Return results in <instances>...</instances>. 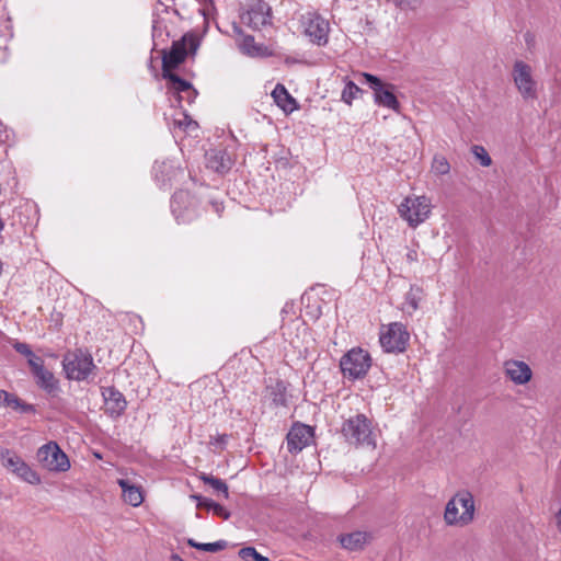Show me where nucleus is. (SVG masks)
Wrapping results in <instances>:
<instances>
[{
    "label": "nucleus",
    "mask_w": 561,
    "mask_h": 561,
    "mask_svg": "<svg viewBox=\"0 0 561 561\" xmlns=\"http://www.w3.org/2000/svg\"><path fill=\"white\" fill-rule=\"evenodd\" d=\"M102 396L105 401V410L112 416H118L125 411L127 402L122 392L113 387H107L103 390Z\"/></svg>",
    "instance_id": "obj_16"
},
{
    "label": "nucleus",
    "mask_w": 561,
    "mask_h": 561,
    "mask_svg": "<svg viewBox=\"0 0 561 561\" xmlns=\"http://www.w3.org/2000/svg\"><path fill=\"white\" fill-rule=\"evenodd\" d=\"M432 171L437 175H445L450 171V164L444 156L436 154L433 158Z\"/></svg>",
    "instance_id": "obj_29"
},
{
    "label": "nucleus",
    "mask_w": 561,
    "mask_h": 561,
    "mask_svg": "<svg viewBox=\"0 0 561 561\" xmlns=\"http://www.w3.org/2000/svg\"><path fill=\"white\" fill-rule=\"evenodd\" d=\"M37 459L49 471L65 472L70 468L68 456L55 442L42 446L37 451Z\"/></svg>",
    "instance_id": "obj_6"
},
{
    "label": "nucleus",
    "mask_w": 561,
    "mask_h": 561,
    "mask_svg": "<svg viewBox=\"0 0 561 561\" xmlns=\"http://www.w3.org/2000/svg\"><path fill=\"white\" fill-rule=\"evenodd\" d=\"M215 515L224 518V519H228L230 517V513L220 504L216 503L215 505H213V510Z\"/></svg>",
    "instance_id": "obj_38"
},
{
    "label": "nucleus",
    "mask_w": 561,
    "mask_h": 561,
    "mask_svg": "<svg viewBox=\"0 0 561 561\" xmlns=\"http://www.w3.org/2000/svg\"><path fill=\"white\" fill-rule=\"evenodd\" d=\"M188 199L190 194L185 191L175 192L174 195L172 196L171 208L178 220H186V217L183 214L181 206L182 204L188 202Z\"/></svg>",
    "instance_id": "obj_23"
},
{
    "label": "nucleus",
    "mask_w": 561,
    "mask_h": 561,
    "mask_svg": "<svg viewBox=\"0 0 561 561\" xmlns=\"http://www.w3.org/2000/svg\"><path fill=\"white\" fill-rule=\"evenodd\" d=\"M407 260L409 262H414L416 260V252L415 251H410L408 254H407Z\"/></svg>",
    "instance_id": "obj_42"
},
{
    "label": "nucleus",
    "mask_w": 561,
    "mask_h": 561,
    "mask_svg": "<svg viewBox=\"0 0 561 561\" xmlns=\"http://www.w3.org/2000/svg\"><path fill=\"white\" fill-rule=\"evenodd\" d=\"M432 209V203L425 195L408 196L399 205L398 211L410 227H417L424 222Z\"/></svg>",
    "instance_id": "obj_3"
},
{
    "label": "nucleus",
    "mask_w": 561,
    "mask_h": 561,
    "mask_svg": "<svg viewBox=\"0 0 561 561\" xmlns=\"http://www.w3.org/2000/svg\"><path fill=\"white\" fill-rule=\"evenodd\" d=\"M188 42L190 48L193 53L197 49V41L193 35H185L182 41L174 42L170 51L163 55L162 70L169 72L170 69L176 68L185 60L187 55L186 43Z\"/></svg>",
    "instance_id": "obj_10"
},
{
    "label": "nucleus",
    "mask_w": 561,
    "mask_h": 561,
    "mask_svg": "<svg viewBox=\"0 0 561 561\" xmlns=\"http://www.w3.org/2000/svg\"><path fill=\"white\" fill-rule=\"evenodd\" d=\"M305 33L318 45L328 42L329 23L322 16L314 12H308L302 15Z\"/></svg>",
    "instance_id": "obj_11"
},
{
    "label": "nucleus",
    "mask_w": 561,
    "mask_h": 561,
    "mask_svg": "<svg viewBox=\"0 0 561 561\" xmlns=\"http://www.w3.org/2000/svg\"><path fill=\"white\" fill-rule=\"evenodd\" d=\"M14 348L18 353L24 355L27 358L34 354L26 343H15Z\"/></svg>",
    "instance_id": "obj_37"
},
{
    "label": "nucleus",
    "mask_w": 561,
    "mask_h": 561,
    "mask_svg": "<svg viewBox=\"0 0 561 561\" xmlns=\"http://www.w3.org/2000/svg\"><path fill=\"white\" fill-rule=\"evenodd\" d=\"M64 370L69 379L84 380L95 368L92 356L82 350L68 352L62 359Z\"/></svg>",
    "instance_id": "obj_4"
},
{
    "label": "nucleus",
    "mask_w": 561,
    "mask_h": 561,
    "mask_svg": "<svg viewBox=\"0 0 561 561\" xmlns=\"http://www.w3.org/2000/svg\"><path fill=\"white\" fill-rule=\"evenodd\" d=\"M34 376L36 378L37 385L47 393L55 394L59 390L58 381L56 380L54 374L45 367L36 371Z\"/></svg>",
    "instance_id": "obj_20"
},
{
    "label": "nucleus",
    "mask_w": 561,
    "mask_h": 561,
    "mask_svg": "<svg viewBox=\"0 0 561 561\" xmlns=\"http://www.w3.org/2000/svg\"><path fill=\"white\" fill-rule=\"evenodd\" d=\"M556 519H557V528H558L559 533H561V508L556 514Z\"/></svg>",
    "instance_id": "obj_41"
},
{
    "label": "nucleus",
    "mask_w": 561,
    "mask_h": 561,
    "mask_svg": "<svg viewBox=\"0 0 561 561\" xmlns=\"http://www.w3.org/2000/svg\"><path fill=\"white\" fill-rule=\"evenodd\" d=\"M122 488L123 499L131 506H139L144 501V495L139 486L133 484L128 479H119L117 481Z\"/></svg>",
    "instance_id": "obj_18"
},
{
    "label": "nucleus",
    "mask_w": 561,
    "mask_h": 561,
    "mask_svg": "<svg viewBox=\"0 0 561 561\" xmlns=\"http://www.w3.org/2000/svg\"><path fill=\"white\" fill-rule=\"evenodd\" d=\"M423 289L419 286H411L410 290L405 295V304L408 306V312L412 313L419 308L420 301L423 299Z\"/></svg>",
    "instance_id": "obj_25"
},
{
    "label": "nucleus",
    "mask_w": 561,
    "mask_h": 561,
    "mask_svg": "<svg viewBox=\"0 0 561 561\" xmlns=\"http://www.w3.org/2000/svg\"><path fill=\"white\" fill-rule=\"evenodd\" d=\"M0 459L2 466L12 473L16 472V468L20 467L24 460L18 456L14 451L4 449L0 451Z\"/></svg>",
    "instance_id": "obj_22"
},
{
    "label": "nucleus",
    "mask_w": 561,
    "mask_h": 561,
    "mask_svg": "<svg viewBox=\"0 0 561 561\" xmlns=\"http://www.w3.org/2000/svg\"><path fill=\"white\" fill-rule=\"evenodd\" d=\"M410 335L402 323H390L386 329L381 330L380 344L388 353H400L405 350Z\"/></svg>",
    "instance_id": "obj_7"
},
{
    "label": "nucleus",
    "mask_w": 561,
    "mask_h": 561,
    "mask_svg": "<svg viewBox=\"0 0 561 561\" xmlns=\"http://www.w3.org/2000/svg\"><path fill=\"white\" fill-rule=\"evenodd\" d=\"M228 440V435H219L217 438H216V444L220 445V446H224Z\"/></svg>",
    "instance_id": "obj_40"
},
{
    "label": "nucleus",
    "mask_w": 561,
    "mask_h": 561,
    "mask_svg": "<svg viewBox=\"0 0 561 561\" xmlns=\"http://www.w3.org/2000/svg\"><path fill=\"white\" fill-rule=\"evenodd\" d=\"M368 535L363 531H354L346 535H341L339 541L344 549L350 551L360 550L367 543Z\"/></svg>",
    "instance_id": "obj_19"
},
{
    "label": "nucleus",
    "mask_w": 561,
    "mask_h": 561,
    "mask_svg": "<svg viewBox=\"0 0 561 561\" xmlns=\"http://www.w3.org/2000/svg\"><path fill=\"white\" fill-rule=\"evenodd\" d=\"M472 153L474 154L477 160H479L481 165H483V167H490L491 165L492 159L489 156L488 151L482 146H478V145L473 146L472 147Z\"/></svg>",
    "instance_id": "obj_31"
},
{
    "label": "nucleus",
    "mask_w": 561,
    "mask_h": 561,
    "mask_svg": "<svg viewBox=\"0 0 561 561\" xmlns=\"http://www.w3.org/2000/svg\"><path fill=\"white\" fill-rule=\"evenodd\" d=\"M239 556L242 559H247V558L251 557V558H253L254 561H270V559L267 557H264L261 553H259L255 550V548H253V547H244V548L240 549Z\"/></svg>",
    "instance_id": "obj_32"
},
{
    "label": "nucleus",
    "mask_w": 561,
    "mask_h": 561,
    "mask_svg": "<svg viewBox=\"0 0 561 561\" xmlns=\"http://www.w3.org/2000/svg\"><path fill=\"white\" fill-rule=\"evenodd\" d=\"M7 407L11 408L21 413H34L35 408L32 404L23 402L20 398L14 394H10V399L7 402Z\"/></svg>",
    "instance_id": "obj_27"
},
{
    "label": "nucleus",
    "mask_w": 561,
    "mask_h": 561,
    "mask_svg": "<svg viewBox=\"0 0 561 561\" xmlns=\"http://www.w3.org/2000/svg\"><path fill=\"white\" fill-rule=\"evenodd\" d=\"M370 365L369 354L362 348L351 350L340 362L343 375L350 379H357L365 376Z\"/></svg>",
    "instance_id": "obj_5"
},
{
    "label": "nucleus",
    "mask_w": 561,
    "mask_h": 561,
    "mask_svg": "<svg viewBox=\"0 0 561 561\" xmlns=\"http://www.w3.org/2000/svg\"><path fill=\"white\" fill-rule=\"evenodd\" d=\"M16 472L14 473L21 480L37 485L41 483V478L36 471H34L25 461L20 463V467L16 468Z\"/></svg>",
    "instance_id": "obj_24"
},
{
    "label": "nucleus",
    "mask_w": 561,
    "mask_h": 561,
    "mask_svg": "<svg viewBox=\"0 0 561 561\" xmlns=\"http://www.w3.org/2000/svg\"><path fill=\"white\" fill-rule=\"evenodd\" d=\"M370 89L374 91L375 102L388 108L399 112L400 103L393 93V85L383 83L378 77L370 73H362Z\"/></svg>",
    "instance_id": "obj_8"
},
{
    "label": "nucleus",
    "mask_w": 561,
    "mask_h": 561,
    "mask_svg": "<svg viewBox=\"0 0 561 561\" xmlns=\"http://www.w3.org/2000/svg\"><path fill=\"white\" fill-rule=\"evenodd\" d=\"M175 124L180 127V128H184V129H187V130H191V128H196L197 125L194 121H192L191 118H188L186 115H184V119L181 121H175Z\"/></svg>",
    "instance_id": "obj_36"
},
{
    "label": "nucleus",
    "mask_w": 561,
    "mask_h": 561,
    "mask_svg": "<svg viewBox=\"0 0 561 561\" xmlns=\"http://www.w3.org/2000/svg\"><path fill=\"white\" fill-rule=\"evenodd\" d=\"M505 375L516 385L527 383L533 376L530 367L522 360H507L504 363Z\"/></svg>",
    "instance_id": "obj_15"
},
{
    "label": "nucleus",
    "mask_w": 561,
    "mask_h": 561,
    "mask_svg": "<svg viewBox=\"0 0 561 561\" xmlns=\"http://www.w3.org/2000/svg\"><path fill=\"white\" fill-rule=\"evenodd\" d=\"M226 546H227V542L225 540H219V541H215V542L203 543L199 547V550L207 551V552H217V551L225 549Z\"/></svg>",
    "instance_id": "obj_33"
},
{
    "label": "nucleus",
    "mask_w": 561,
    "mask_h": 561,
    "mask_svg": "<svg viewBox=\"0 0 561 561\" xmlns=\"http://www.w3.org/2000/svg\"><path fill=\"white\" fill-rule=\"evenodd\" d=\"M27 362L33 375L44 367V360L39 356H36L35 354L28 357Z\"/></svg>",
    "instance_id": "obj_34"
},
{
    "label": "nucleus",
    "mask_w": 561,
    "mask_h": 561,
    "mask_svg": "<svg viewBox=\"0 0 561 561\" xmlns=\"http://www.w3.org/2000/svg\"><path fill=\"white\" fill-rule=\"evenodd\" d=\"M312 440V428L308 425L296 424L287 434V448L291 454L301 451Z\"/></svg>",
    "instance_id": "obj_12"
},
{
    "label": "nucleus",
    "mask_w": 561,
    "mask_h": 561,
    "mask_svg": "<svg viewBox=\"0 0 561 561\" xmlns=\"http://www.w3.org/2000/svg\"><path fill=\"white\" fill-rule=\"evenodd\" d=\"M272 96L274 98L276 104L284 111H293V107H289V105L294 104L295 100L287 92L284 85L277 84L272 92Z\"/></svg>",
    "instance_id": "obj_21"
},
{
    "label": "nucleus",
    "mask_w": 561,
    "mask_h": 561,
    "mask_svg": "<svg viewBox=\"0 0 561 561\" xmlns=\"http://www.w3.org/2000/svg\"><path fill=\"white\" fill-rule=\"evenodd\" d=\"M163 77L170 81L171 89L179 94L180 100L185 99L188 103L194 101L197 93L190 82L181 79L178 75L170 71L163 72Z\"/></svg>",
    "instance_id": "obj_17"
},
{
    "label": "nucleus",
    "mask_w": 561,
    "mask_h": 561,
    "mask_svg": "<svg viewBox=\"0 0 561 561\" xmlns=\"http://www.w3.org/2000/svg\"><path fill=\"white\" fill-rule=\"evenodd\" d=\"M10 394L11 393L7 392L5 390L0 389V405L7 407V402L10 399Z\"/></svg>",
    "instance_id": "obj_39"
},
{
    "label": "nucleus",
    "mask_w": 561,
    "mask_h": 561,
    "mask_svg": "<svg viewBox=\"0 0 561 561\" xmlns=\"http://www.w3.org/2000/svg\"><path fill=\"white\" fill-rule=\"evenodd\" d=\"M233 158L226 148H215L206 152V165L218 173L228 172L233 165Z\"/></svg>",
    "instance_id": "obj_13"
},
{
    "label": "nucleus",
    "mask_w": 561,
    "mask_h": 561,
    "mask_svg": "<svg viewBox=\"0 0 561 561\" xmlns=\"http://www.w3.org/2000/svg\"><path fill=\"white\" fill-rule=\"evenodd\" d=\"M192 497L197 501V507H199V508L204 507V508L210 511V510H213V505L216 504V502H214L213 500L203 497L201 495H193Z\"/></svg>",
    "instance_id": "obj_35"
},
{
    "label": "nucleus",
    "mask_w": 561,
    "mask_h": 561,
    "mask_svg": "<svg viewBox=\"0 0 561 561\" xmlns=\"http://www.w3.org/2000/svg\"><path fill=\"white\" fill-rule=\"evenodd\" d=\"M188 545H190L191 547H194V548H196V549H198V550H199V547H201L203 543H199V542L194 541L193 539H190V540H188Z\"/></svg>",
    "instance_id": "obj_43"
},
{
    "label": "nucleus",
    "mask_w": 561,
    "mask_h": 561,
    "mask_svg": "<svg viewBox=\"0 0 561 561\" xmlns=\"http://www.w3.org/2000/svg\"><path fill=\"white\" fill-rule=\"evenodd\" d=\"M473 515V496L468 492H459L447 502L444 519L447 525L466 526L472 522Z\"/></svg>",
    "instance_id": "obj_2"
},
{
    "label": "nucleus",
    "mask_w": 561,
    "mask_h": 561,
    "mask_svg": "<svg viewBox=\"0 0 561 561\" xmlns=\"http://www.w3.org/2000/svg\"><path fill=\"white\" fill-rule=\"evenodd\" d=\"M240 49L251 57L259 56L261 54V47L255 44L254 37L251 35H247L242 38Z\"/></svg>",
    "instance_id": "obj_28"
},
{
    "label": "nucleus",
    "mask_w": 561,
    "mask_h": 561,
    "mask_svg": "<svg viewBox=\"0 0 561 561\" xmlns=\"http://www.w3.org/2000/svg\"><path fill=\"white\" fill-rule=\"evenodd\" d=\"M359 93H362V89L353 81H348L342 91V101L350 105Z\"/></svg>",
    "instance_id": "obj_30"
},
{
    "label": "nucleus",
    "mask_w": 561,
    "mask_h": 561,
    "mask_svg": "<svg viewBox=\"0 0 561 561\" xmlns=\"http://www.w3.org/2000/svg\"><path fill=\"white\" fill-rule=\"evenodd\" d=\"M340 433L345 443L356 448L377 446L371 421L363 413H356L344 419Z\"/></svg>",
    "instance_id": "obj_1"
},
{
    "label": "nucleus",
    "mask_w": 561,
    "mask_h": 561,
    "mask_svg": "<svg viewBox=\"0 0 561 561\" xmlns=\"http://www.w3.org/2000/svg\"><path fill=\"white\" fill-rule=\"evenodd\" d=\"M173 561H183L178 554L172 556Z\"/></svg>",
    "instance_id": "obj_44"
},
{
    "label": "nucleus",
    "mask_w": 561,
    "mask_h": 561,
    "mask_svg": "<svg viewBox=\"0 0 561 561\" xmlns=\"http://www.w3.org/2000/svg\"><path fill=\"white\" fill-rule=\"evenodd\" d=\"M201 480L205 484L210 485L215 491L221 493L225 499L229 497L228 485L226 484V482L224 480L215 478V477L206 474V473H203L201 476Z\"/></svg>",
    "instance_id": "obj_26"
},
{
    "label": "nucleus",
    "mask_w": 561,
    "mask_h": 561,
    "mask_svg": "<svg viewBox=\"0 0 561 561\" xmlns=\"http://www.w3.org/2000/svg\"><path fill=\"white\" fill-rule=\"evenodd\" d=\"M514 83L524 100L537 99V83L533 78L531 67L524 61H516L513 67Z\"/></svg>",
    "instance_id": "obj_9"
},
{
    "label": "nucleus",
    "mask_w": 561,
    "mask_h": 561,
    "mask_svg": "<svg viewBox=\"0 0 561 561\" xmlns=\"http://www.w3.org/2000/svg\"><path fill=\"white\" fill-rule=\"evenodd\" d=\"M244 19H247L251 27L259 30L271 23V7L266 2L259 0L252 4Z\"/></svg>",
    "instance_id": "obj_14"
}]
</instances>
